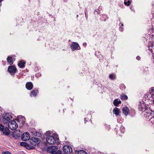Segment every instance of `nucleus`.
<instances>
[{
  "mask_svg": "<svg viewBox=\"0 0 154 154\" xmlns=\"http://www.w3.org/2000/svg\"><path fill=\"white\" fill-rule=\"evenodd\" d=\"M8 126L11 130H15L18 127V125L15 121L12 120L9 122Z\"/></svg>",
  "mask_w": 154,
  "mask_h": 154,
  "instance_id": "nucleus-4",
  "label": "nucleus"
},
{
  "mask_svg": "<svg viewBox=\"0 0 154 154\" xmlns=\"http://www.w3.org/2000/svg\"><path fill=\"white\" fill-rule=\"evenodd\" d=\"M120 98L122 100H125L127 99L128 97L125 95H122L120 96Z\"/></svg>",
  "mask_w": 154,
  "mask_h": 154,
  "instance_id": "nucleus-23",
  "label": "nucleus"
},
{
  "mask_svg": "<svg viewBox=\"0 0 154 154\" xmlns=\"http://www.w3.org/2000/svg\"><path fill=\"white\" fill-rule=\"evenodd\" d=\"M120 25L122 27V26H123V23H122L121 24H120Z\"/></svg>",
  "mask_w": 154,
  "mask_h": 154,
  "instance_id": "nucleus-39",
  "label": "nucleus"
},
{
  "mask_svg": "<svg viewBox=\"0 0 154 154\" xmlns=\"http://www.w3.org/2000/svg\"><path fill=\"white\" fill-rule=\"evenodd\" d=\"M84 44V45H86V43H85Z\"/></svg>",
  "mask_w": 154,
  "mask_h": 154,
  "instance_id": "nucleus-41",
  "label": "nucleus"
},
{
  "mask_svg": "<svg viewBox=\"0 0 154 154\" xmlns=\"http://www.w3.org/2000/svg\"><path fill=\"white\" fill-rule=\"evenodd\" d=\"M7 60L8 64L11 65L13 64V61L12 57L8 56L7 58Z\"/></svg>",
  "mask_w": 154,
  "mask_h": 154,
  "instance_id": "nucleus-16",
  "label": "nucleus"
},
{
  "mask_svg": "<svg viewBox=\"0 0 154 154\" xmlns=\"http://www.w3.org/2000/svg\"><path fill=\"white\" fill-rule=\"evenodd\" d=\"M144 116L146 118L147 120H150L151 118L154 117V111L151 110L150 109L146 110L144 112Z\"/></svg>",
  "mask_w": 154,
  "mask_h": 154,
  "instance_id": "nucleus-3",
  "label": "nucleus"
},
{
  "mask_svg": "<svg viewBox=\"0 0 154 154\" xmlns=\"http://www.w3.org/2000/svg\"><path fill=\"white\" fill-rule=\"evenodd\" d=\"M149 50L152 53H153V50H152V49H150V48H149Z\"/></svg>",
  "mask_w": 154,
  "mask_h": 154,
  "instance_id": "nucleus-35",
  "label": "nucleus"
},
{
  "mask_svg": "<svg viewBox=\"0 0 154 154\" xmlns=\"http://www.w3.org/2000/svg\"><path fill=\"white\" fill-rule=\"evenodd\" d=\"M25 62H22L21 61H20L19 62V63L18 64V66L20 68H23L25 67Z\"/></svg>",
  "mask_w": 154,
  "mask_h": 154,
  "instance_id": "nucleus-18",
  "label": "nucleus"
},
{
  "mask_svg": "<svg viewBox=\"0 0 154 154\" xmlns=\"http://www.w3.org/2000/svg\"><path fill=\"white\" fill-rule=\"evenodd\" d=\"M124 3L125 5L129 6L131 4V2L129 1H128L127 2L125 1Z\"/></svg>",
  "mask_w": 154,
  "mask_h": 154,
  "instance_id": "nucleus-27",
  "label": "nucleus"
},
{
  "mask_svg": "<svg viewBox=\"0 0 154 154\" xmlns=\"http://www.w3.org/2000/svg\"><path fill=\"white\" fill-rule=\"evenodd\" d=\"M121 101L119 100H118L117 99H115L113 101V104L116 106H118L119 104L121 103Z\"/></svg>",
  "mask_w": 154,
  "mask_h": 154,
  "instance_id": "nucleus-19",
  "label": "nucleus"
},
{
  "mask_svg": "<svg viewBox=\"0 0 154 154\" xmlns=\"http://www.w3.org/2000/svg\"><path fill=\"white\" fill-rule=\"evenodd\" d=\"M149 109L147 107V106L146 105L145 103H143L141 104L138 107L139 110L141 111L145 112L146 111V110H148Z\"/></svg>",
  "mask_w": 154,
  "mask_h": 154,
  "instance_id": "nucleus-9",
  "label": "nucleus"
},
{
  "mask_svg": "<svg viewBox=\"0 0 154 154\" xmlns=\"http://www.w3.org/2000/svg\"><path fill=\"white\" fill-rule=\"evenodd\" d=\"M150 94L152 97H154V87H152L149 91Z\"/></svg>",
  "mask_w": 154,
  "mask_h": 154,
  "instance_id": "nucleus-22",
  "label": "nucleus"
},
{
  "mask_svg": "<svg viewBox=\"0 0 154 154\" xmlns=\"http://www.w3.org/2000/svg\"><path fill=\"white\" fill-rule=\"evenodd\" d=\"M109 78L112 80H114L116 79V76L115 74H110L109 75Z\"/></svg>",
  "mask_w": 154,
  "mask_h": 154,
  "instance_id": "nucleus-20",
  "label": "nucleus"
},
{
  "mask_svg": "<svg viewBox=\"0 0 154 154\" xmlns=\"http://www.w3.org/2000/svg\"><path fill=\"white\" fill-rule=\"evenodd\" d=\"M84 121H85V123H86V122L87 121V120H86V118L85 119Z\"/></svg>",
  "mask_w": 154,
  "mask_h": 154,
  "instance_id": "nucleus-38",
  "label": "nucleus"
},
{
  "mask_svg": "<svg viewBox=\"0 0 154 154\" xmlns=\"http://www.w3.org/2000/svg\"><path fill=\"white\" fill-rule=\"evenodd\" d=\"M35 135L36 136L38 137H40V136H42V134L40 133L39 132H36Z\"/></svg>",
  "mask_w": 154,
  "mask_h": 154,
  "instance_id": "nucleus-28",
  "label": "nucleus"
},
{
  "mask_svg": "<svg viewBox=\"0 0 154 154\" xmlns=\"http://www.w3.org/2000/svg\"><path fill=\"white\" fill-rule=\"evenodd\" d=\"M19 117H20V120L21 121L23 125L25 123V118L23 117H22L21 116H20Z\"/></svg>",
  "mask_w": 154,
  "mask_h": 154,
  "instance_id": "nucleus-21",
  "label": "nucleus"
},
{
  "mask_svg": "<svg viewBox=\"0 0 154 154\" xmlns=\"http://www.w3.org/2000/svg\"><path fill=\"white\" fill-rule=\"evenodd\" d=\"M51 134V132L49 131H46V132L45 134V135L48 137V136L50 135Z\"/></svg>",
  "mask_w": 154,
  "mask_h": 154,
  "instance_id": "nucleus-29",
  "label": "nucleus"
},
{
  "mask_svg": "<svg viewBox=\"0 0 154 154\" xmlns=\"http://www.w3.org/2000/svg\"><path fill=\"white\" fill-rule=\"evenodd\" d=\"M70 48L72 51L79 50L80 49L78 44L75 42H74L72 43L70 46Z\"/></svg>",
  "mask_w": 154,
  "mask_h": 154,
  "instance_id": "nucleus-10",
  "label": "nucleus"
},
{
  "mask_svg": "<svg viewBox=\"0 0 154 154\" xmlns=\"http://www.w3.org/2000/svg\"><path fill=\"white\" fill-rule=\"evenodd\" d=\"M35 148V147L34 146H32L28 144H27V146L26 147V148L28 149H34Z\"/></svg>",
  "mask_w": 154,
  "mask_h": 154,
  "instance_id": "nucleus-24",
  "label": "nucleus"
},
{
  "mask_svg": "<svg viewBox=\"0 0 154 154\" xmlns=\"http://www.w3.org/2000/svg\"><path fill=\"white\" fill-rule=\"evenodd\" d=\"M26 87L27 89L31 90L33 88V85L31 82H27L26 85Z\"/></svg>",
  "mask_w": 154,
  "mask_h": 154,
  "instance_id": "nucleus-12",
  "label": "nucleus"
},
{
  "mask_svg": "<svg viewBox=\"0 0 154 154\" xmlns=\"http://www.w3.org/2000/svg\"><path fill=\"white\" fill-rule=\"evenodd\" d=\"M121 24V23H120L119 24V25L120 26V27H119V30L120 31L122 32L123 30V28L121 26V25H120Z\"/></svg>",
  "mask_w": 154,
  "mask_h": 154,
  "instance_id": "nucleus-32",
  "label": "nucleus"
},
{
  "mask_svg": "<svg viewBox=\"0 0 154 154\" xmlns=\"http://www.w3.org/2000/svg\"><path fill=\"white\" fill-rule=\"evenodd\" d=\"M63 151L67 154H69L72 152V149L71 146H64L63 148Z\"/></svg>",
  "mask_w": 154,
  "mask_h": 154,
  "instance_id": "nucleus-7",
  "label": "nucleus"
},
{
  "mask_svg": "<svg viewBox=\"0 0 154 154\" xmlns=\"http://www.w3.org/2000/svg\"><path fill=\"white\" fill-rule=\"evenodd\" d=\"M39 74V73H37V74H36V76L38 75Z\"/></svg>",
  "mask_w": 154,
  "mask_h": 154,
  "instance_id": "nucleus-42",
  "label": "nucleus"
},
{
  "mask_svg": "<svg viewBox=\"0 0 154 154\" xmlns=\"http://www.w3.org/2000/svg\"><path fill=\"white\" fill-rule=\"evenodd\" d=\"M113 112L116 115V116H119V109L117 107L115 108L113 110Z\"/></svg>",
  "mask_w": 154,
  "mask_h": 154,
  "instance_id": "nucleus-17",
  "label": "nucleus"
},
{
  "mask_svg": "<svg viewBox=\"0 0 154 154\" xmlns=\"http://www.w3.org/2000/svg\"><path fill=\"white\" fill-rule=\"evenodd\" d=\"M78 154H87V153L84 150H80L78 152Z\"/></svg>",
  "mask_w": 154,
  "mask_h": 154,
  "instance_id": "nucleus-25",
  "label": "nucleus"
},
{
  "mask_svg": "<svg viewBox=\"0 0 154 154\" xmlns=\"http://www.w3.org/2000/svg\"><path fill=\"white\" fill-rule=\"evenodd\" d=\"M87 11H85V17H86V19H87V18H88V14H87Z\"/></svg>",
  "mask_w": 154,
  "mask_h": 154,
  "instance_id": "nucleus-33",
  "label": "nucleus"
},
{
  "mask_svg": "<svg viewBox=\"0 0 154 154\" xmlns=\"http://www.w3.org/2000/svg\"><path fill=\"white\" fill-rule=\"evenodd\" d=\"M30 142L33 146L38 145L40 142V140L37 137H32L30 140Z\"/></svg>",
  "mask_w": 154,
  "mask_h": 154,
  "instance_id": "nucleus-8",
  "label": "nucleus"
},
{
  "mask_svg": "<svg viewBox=\"0 0 154 154\" xmlns=\"http://www.w3.org/2000/svg\"><path fill=\"white\" fill-rule=\"evenodd\" d=\"M136 59L137 60H139L140 59V57L139 56H137L136 57Z\"/></svg>",
  "mask_w": 154,
  "mask_h": 154,
  "instance_id": "nucleus-36",
  "label": "nucleus"
},
{
  "mask_svg": "<svg viewBox=\"0 0 154 154\" xmlns=\"http://www.w3.org/2000/svg\"><path fill=\"white\" fill-rule=\"evenodd\" d=\"M58 138L56 137V139L53 136L49 135L46 138V141L47 143L50 145L54 144L56 141H58Z\"/></svg>",
  "mask_w": 154,
  "mask_h": 154,
  "instance_id": "nucleus-2",
  "label": "nucleus"
},
{
  "mask_svg": "<svg viewBox=\"0 0 154 154\" xmlns=\"http://www.w3.org/2000/svg\"><path fill=\"white\" fill-rule=\"evenodd\" d=\"M3 132V134L6 135H8L10 132V130L7 127H6Z\"/></svg>",
  "mask_w": 154,
  "mask_h": 154,
  "instance_id": "nucleus-15",
  "label": "nucleus"
},
{
  "mask_svg": "<svg viewBox=\"0 0 154 154\" xmlns=\"http://www.w3.org/2000/svg\"><path fill=\"white\" fill-rule=\"evenodd\" d=\"M38 92V90H33L31 92V94L30 95V96L32 97V96L33 97H35L36 96Z\"/></svg>",
  "mask_w": 154,
  "mask_h": 154,
  "instance_id": "nucleus-14",
  "label": "nucleus"
},
{
  "mask_svg": "<svg viewBox=\"0 0 154 154\" xmlns=\"http://www.w3.org/2000/svg\"><path fill=\"white\" fill-rule=\"evenodd\" d=\"M59 143H59V142H58V143H57V144H59Z\"/></svg>",
  "mask_w": 154,
  "mask_h": 154,
  "instance_id": "nucleus-43",
  "label": "nucleus"
},
{
  "mask_svg": "<svg viewBox=\"0 0 154 154\" xmlns=\"http://www.w3.org/2000/svg\"><path fill=\"white\" fill-rule=\"evenodd\" d=\"M2 1V0H0V2H1V1Z\"/></svg>",
  "mask_w": 154,
  "mask_h": 154,
  "instance_id": "nucleus-45",
  "label": "nucleus"
},
{
  "mask_svg": "<svg viewBox=\"0 0 154 154\" xmlns=\"http://www.w3.org/2000/svg\"><path fill=\"white\" fill-rule=\"evenodd\" d=\"M122 111L125 115L127 116L129 113V110L127 106H125L123 108Z\"/></svg>",
  "mask_w": 154,
  "mask_h": 154,
  "instance_id": "nucleus-13",
  "label": "nucleus"
},
{
  "mask_svg": "<svg viewBox=\"0 0 154 154\" xmlns=\"http://www.w3.org/2000/svg\"><path fill=\"white\" fill-rule=\"evenodd\" d=\"M1 4H2L1 2H0V6L1 5Z\"/></svg>",
  "mask_w": 154,
  "mask_h": 154,
  "instance_id": "nucleus-40",
  "label": "nucleus"
},
{
  "mask_svg": "<svg viewBox=\"0 0 154 154\" xmlns=\"http://www.w3.org/2000/svg\"><path fill=\"white\" fill-rule=\"evenodd\" d=\"M4 127L3 125H0V131H4Z\"/></svg>",
  "mask_w": 154,
  "mask_h": 154,
  "instance_id": "nucleus-30",
  "label": "nucleus"
},
{
  "mask_svg": "<svg viewBox=\"0 0 154 154\" xmlns=\"http://www.w3.org/2000/svg\"><path fill=\"white\" fill-rule=\"evenodd\" d=\"M3 154H11V153L8 151L4 152Z\"/></svg>",
  "mask_w": 154,
  "mask_h": 154,
  "instance_id": "nucleus-34",
  "label": "nucleus"
},
{
  "mask_svg": "<svg viewBox=\"0 0 154 154\" xmlns=\"http://www.w3.org/2000/svg\"><path fill=\"white\" fill-rule=\"evenodd\" d=\"M11 114L10 113H6L4 114L3 116V120L4 123H7L8 121L12 118Z\"/></svg>",
  "mask_w": 154,
  "mask_h": 154,
  "instance_id": "nucleus-5",
  "label": "nucleus"
},
{
  "mask_svg": "<svg viewBox=\"0 0 154 154\" xmlns=\"http://www.w3.org/2000/svg\"><path fill=\"white\" fill-rule=\"evenodd\" d=\"M149 121L150 123L154 125V117L153 118H151Z\"/></svg>",
  "mask_w": 154,
  "mask_h": 154,
  "instance_id": "nucleus-31",
  "label": "nucleus"
},
{
  "mask_svg": "<svg viewBox=\"0 0 154 154\" xmlns=\"http://www.w3.org/2000/svg\"><path fill=\"white\" fill-rule=\"evenodd\" d=\"M94 12H96L97 14H99V13L96 10H95Z\"/></svg>",
  "mask_w": 154,
  "mask_h": 154,
  "instance_id": "nucleus-37",
  "label": "nucleus"
},
{
  "mask_svg": "<svg viewBox=\"0 0 154 154\" xmlns=\"http://www.w3.org/2000/svg\"><path fill=\"white\" fill-rule=\"evenodd\" d=\"M78 16H78V15H77V17H78Z\"/></svg>",
  "mask_w": 154,
  "mask_h": 154,
  "instance_id": "nucleus-44",
  "label": "nucleus"
},
{
  "mask_svg": "<svg viewBox=\"0 0 154 154\" xmlns=\"http://www.w3.org/2000/svg\"><path fill=\"white\" fill-rule=\"evenodd\" d=\"M28 144L25 142H22L20 143L21 146L26 147V148Z\"/></svg>",
  "mask_w": 154,
  "mask_h": 154,
  "instance_id": "nucleus-26",
  "label": "nucleus"
},
{
  "mask_svg": "<svg viewBox=\"0 0 154 154\" xmlns=\"http://www.w3.org/2000/svg\"><path fill=\"white\" fill-rule=\"evenodd\" d=\"M30 138V135L29 133H24L21 136L22 140L24 141H26L29 140Z\"/></svg>",
  "mask_w": 154,
  "mask_h": 154,
  "instance_id": "nucleus-11",
  "label": "nucleus"
},
{
  "mask_svg": "<svg viewBox=\"0 0 154 154\" xmlns=\"http://www.w3.org/2000/svg\"><path fill=\"white\" fill-rule=\"evenodd\" d=\"M17 69L14 66H9L8 68V71L11 75H14L16 72Z\"/></svg>",
  "mask_w": 154,
  "mask_h": 154,
  "instance_id": "nucleus-6",
  "label": "nucleus"
},
{
  "mask_svg": "<svg viewBox=\"0 0 154 154\" xmlns=\"http://www.w3.org/2000/svg\"><path fill=\"white\" fill-rule=\"evenodd\" d=\"M58 147L56 146H52L48 147L47 149V152L52 154H61V151L58 150L57 151Z\"/></svg>",
  "mask_w": 154,
  "mask_h": 154,
  "instance_id": "nucleus-1",
  "label": "nucleus"
}]
</instances>
